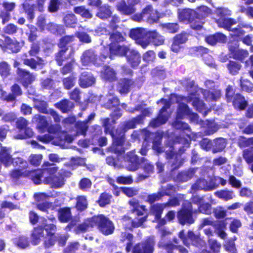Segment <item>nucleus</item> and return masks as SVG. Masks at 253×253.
<instances>
[{"mask_svg": "<svg viewBox=\"0 0 253 253\" xmlns=\"http://www.w3.org/2000/svg\"><path fill=\"white\" fill-rule=\"evenodd\" d=\"M44 239L43 230L42 227L35 228L31 236V242L34 245L38 244L40 241Z\"/></svg>", "mask_w": 253, "mask_h": 253, "instance_id": "20", "label": "nucleus"}, {"mask_svg": "<svg viewBox=\"0 0 253 253\" xmlns=\"http://www.w3.org/2000/svg\"><path fill=\"white\" fill-rule=\"evenodd\" d=\"M187 40V35L185 33L176 35L171 46V50L176 53L178 52L182 47L181 44L185 42Z\"/></svg>", "mask_w": 253, "mask_h": 253, "instance_id": "14", "label": "nucleus"}, {"mask_svg": "<svg viewBox=\"0 0 253 253\" xmlns=\"http://www.w3.org/2000/svg\"><path fill=\"white\" fill-rule=\"evenodd\" d=\"M210 12L209 8L205 6H202L198 8L197 11H196V15L195 17L200 18L201 17H204L207 16Z\"/></svg>", "mask_w": 253, "mask_h": 253, "instance_id": "56", "label": "nucleus"}, {"mask_svg": "<svg viewBox=\"0 0 253 253\" xmlns=\"http://www.w3.org/2000/svg\"><path fill=\"white\" fill-rule=\"evenodd\" d=\"M102 123L103 126L105 128V131L106 132L110 134L113 138V143L111 147L112 151H114L116 153H121V152H123V150H121L119 148L121 145H122L124 141L123 137H122L121 139V136L118 135L117 134H115L114 133L112 130V124H111L110 120L109 119H104L103 120Z\"/></svg>", "mask_w": 253, "mask_h": 253, "instance_id": "2", "label": "nucleus"}, {"mask_svg": "<svg viewBox=\"0 0 253 253\" xmlns=\"http://www.w3.org/2000/svg\"><path fill=\"white\" fill-rule=\"evenodd\" d=\"M216 23L219 27L231 30V26L236 24V21L231 18H219Z\"/></svg>", "mask_w": 253, "mask_h": 253, "instance_id": "29", "label": "nucleus"}, {"mask_svg": "<svg viewBox=\"0 0 253 253\" xmlns=\"http://www.w3.org/2000/svg\"><path fill=\"white\" fill-rule=\"evenodd\" d=\"M154 245L153 239H150L144 243L136 245L132 252L133 253H153Z\"/></svg>", "mask_w": 253, "mask_h": 253, "instance_id": "11", "label": "nucleus"}, {"mask_svg": "<svg viewBox=\"0 0 253 253\" xmlns=\"http://www.w3.org/2000/svg\"><path fill=\"white\" fill-rule=\"evenodd\" d=\"M71 218L70 210L69 208L61 209L59 212V219L63 222H68Z\"/></svg>", "mask_w": 253, "mask_h": 253, "instance_id": "37", "label": "nucleus"}, {"mask_svg": "<svg viewBox=\"0 0 253 253\" xmlns=\"http://www.w3.org/2000/svg\"><path fill=\"white\" fill-rule=\"evenodd\" d=\"M0 160L6 166H8L12 162L13 159L9 154V149L6 147L1 148L0 151Z\"/></svg>", "mask_w": 253, "mask_h": 253, "instance_id": "22", "label": "nucleus"}, {"mask_svg": "<svg viewBox=\"0 0 253 253\" xmlns=\"http://www.w3.org/2000/svg\"><path fill=\"white\" fill-rule=\"evenodd\" d=\"M240 86L242 90L244 91L249 92L253 91V84L249 80L241 78L240 80Z\"/></svg>", "mask_w": 253, "mask_h": 253, "instance_id": "44", "label": "nucleus"}, {"mask_svg": "<svg viewBox=\"0 0 253 253\" xmlns=\"http://www.w3.org/2000/svg\"><path fill=\"white\" fill-rule=\"evenodd\" d=\"M5 42L7 48L10 49L13 52H17L20 48V43L16 41L9 38H6Z\"/></svg>", "mask_w": 253, "mask_h": 253, "instance_id": "36", "label": "nucleus"}, {"mask_svg": "<svg viewBox=\"0 0 253 253\" xmlns=\"http://www.w3.org/2000/svg\"><path fill=\"white\" fill-rule=\"evenodd\" d=\"M215 187L213 185L208 183L205 179H199L192 186V188L196 190H212Z\"/></svg>", "mask_w": 253, "mask_h": 253, "instance_id": "26", "label": "nucleus"}, {"mask_svg": "<svg viewBox=\"0 0 253 253\" xmlns=\"http://www.w3.org/2000/svg\"><path fill=\"white\" fill-rule=\"evenodd\" d=\"M42 156L41 154H32L29 158L30 163L34 166H39L42 161Z\"/></svg>", "mask_w": 253, "mask_h": 253, "instance_id": "57", "label": "nucleus"}, {"mask_svg": "<svg viewBox=\"0 0 253 253\" xmlns=\"http://www.w3.org/2000/svg\"><path fill=\"white\" fill-rule=\"evenodd\" d=\"M130 50L131 49L126 46L118 45L114 46L112 44L110 49V56L111 57L113 54L121 56L126 54L127 55Z\"/></svg>", "mask_w": 253, "mask_h": 253, "instance_id": "21", "label": "nucleus"}, {"mask_svg": "<svg viewBox=\"0 0 253 253\" xmlns=\"http://www.w3.org/2000/svg\"><path fill=\"white\" fill-rule=\"evenodd\" d=\"M146 220L145 216L137 219V220H132L128 217H125L123 218L124 225L129 229H131L132 227H137L141 226L142 223Z\"/></svg>", "mask_w": 253, "mask_h": 253, "instance_id": "17", "label": "nucleus"}, {"mask_svg": "<svg viewBox=\"0 0 253 253\" xmlns=\"http://www.w3.org/2000/svg\"><path fill=\"white\" fill-rule=\"evenodd\" d=\"M13 164L15 166H19L21 168V169H15L13 170L11 173V176L14 178H19L20 176H30L33 180V176L31 173L32 171H22L23 169L27 168L28 164L26 161H24L22 159L18 158L14 160Z\"/></svg>", "mask_w": 253, "mask_h": 253, "instance_id": "5", "label": "nucleus"}, {"mask_svg": "<svg viewBox=\"0 0 253 253\" xmlns=\"http://www.w3.org/2000/svg\"><path fill=\"white\" fill-rule=\"evenodd\" d=\"M129 203L132 208L131 211L134 214H136L138 216L142 215L143 214V211L144 210L143 208L140 207L138 203L135 200L133 199L130 201Z\"/></svg>", "mask_w": 253, "mask_h": 253, "instance_id": "42", "label": "nucleus"}, {"mask_svg": "<svg viewBox=\"0 0 253 253\" xmlns=\"http://www.w3.org/2000/svg\"><path fill=\"white\" fill-rule=\"evenodd\" d=\"M144 16H146V19L150 23L156 22L159 20L160 14L156 10H154L152 6L148 5L143 10Z\"/></svg>", "mask_w": 253, "mask_h": 253, "instance_id": "13", "label": "nucleus"}, {"mask_svg": "<svg viewBox=\"0 0 253 253\" xmlns=\"http://www.w3.org/2000/svg\"><path fill=\"white\" fill-rule=\"evenodd\" d=\"M160 102L165 106L161 109L160 114L157 119L151 123V125L156 127L162 124H165L168 120L169 115L166 113V110L169 107V103L166 99H162Z\"/></svg>", "mask_w": 253, "mask_h": 253, "instance_id": "8", "label": "nucleus"}, {"mask_svg": "<svg viewBox=\"0 0 253 253\" xmlns=\"http://www.w3.org/2000/svg\"><path fill=\"white\" fill-rule=\"evenodd\" d=\"M96 55L92 50H89L84 52L82 57L81 61L84 65H88L89 63L95 61Z\"/></svg>", "mask_w": 253, "mask_h": 253, "instance_id": "28", "label": "nucleus"}, {"mask_svg": "<svg viewBox=\"0 0 253 253\" xmlns=\"http://www.w3.org/2000/svg\"><path fill=\"white\" fill-rule=\"evenodd\" d=\"M72 53L70 50L68 53H67V49H62L60 50L56 55V60L58 62L59 65L62 64V61L64 60V59H66L69 56H72Z\"/></svg>", "mask_w": 253, "mask_h": 253, "instance_id": "43", "label": "nucleus"}, {"mask_svg": "<svg viewBox=\"0 0 253 253\" xmlns=\"http://www.w3.org/2000/svg\"><path fill=\"white\" fill-rule=\"evenodd\" d=\"M133 83L131 80L124 79L121 80L118 84V89L121 93H126L129 91Z\"/></svg>", "mask_w": 253, "mask_h": 253, "instance_id": "27", "label": "nucleus"}, {"mask_svg": "<svg viewBox=\"0 0 253 253\" xmlns=\"http://www.w3.org/2000/svg\"><path fill=\"white\" fill-rule=\"evenodd\" d=\"M32 122L38 123L37 128L41 132L44 130L48 124L45 117L40 115H36L33 117Z\"/></svg>", "mask_w": 253, "mask_h": 253, "instance_id": "24", "label": "nucleus"}, {"mask_svg": "<svg viewBox=\"0 0 253 253\" xmlns=\"http://www.w3.org/2000/svg\"><path fill=\"white\" fill-rule=\"evenodd\" d=\"M46 28L54 34H62L64 32V29L63 27L60 25L49 24L46 26Z\"/></svg>", "mask_w": 253, "mask_h": 253, "instance_id": "47", "label": "nucleus"}, {"mask_svg": "<svg viewBox=\"0 0 253 253\" xmlns=\"http://www.w3.org/2000/svg\"><path fill=\"white\" fill-rule=\"evenodd\" d=\"M89 223L91 227L97 226L99 231L105 235L112 234L115 230L113 222L103 214L92 217Z\"/></svg>", "mask_w": 253, "mask_h": 253, "instance_id": "1", "label": "nucleus"}, {"mask_svg": "<svg viewBox=\"0 0 253 253\" xmlns=\"http://www.w3.org/2000/svg\"><path fill=\"white\" fill-rule=\"evenodd\" d=\"M56 106L63 112H67L73 108L74 104L68 100H64L56 104Z\"/></svg>", "mask_w": 253, "mask_h": 253, "instance_id": "34", "label": "nucleus"}, {"mask_svg": "<svg viewBox=\"0 0 253 253\" xmlns=\"http://www.w3.org/2000/svg\"><path fill=\"white\" fill-rule=\"evenodd\" d=\"M188 101L192 102L193 105L199 111H201L204 108V104L202 100L199 99L196 94H191L188 97Z\"/></svg>", "mask_w": 253, "mask_h": 253, "instance_id": "35", "label": "nucleus"}, {"mask_svg": "<svg viewBox=\"0 0 253 253\" xmlns=\"http://www.w3.org/2000/svg\"><path fill=\"white\" fill-rule=\"evenodd\" d=\"M42 226L46 232V237H45L44 245L46 247H49L55 243L53 235L54 234L56 227L53 224H47L46 220L43 223Z\"/></svg>", "mask_w": 253, "mask_h": 253, "instance_id": "9", "label": "nucleus"}, {"mask_svg": "<svg viewBox=\"0 0 253 253\" xmlns=\"http://www.w3.org/2000/svg\"><path fill=\"white\" fill-rule=\"evenodd\" d=\"M128 164L126 166L129 170L134 171L138 168L139 163L137 157L133 152L127 154Z\"/></svg>", "mask_w": 253, "mask_h": 253, "instance_id": "18", "label": "nucleus"}, {"mask_svg": "<svg viewBox=\"0 0 253 253\" xmlns=\"http://www.w3.org/2000/svg\"><path fill=\"white\" fill-rule=\"evenodd\" d=\"M213 143L215 147L213 149V153H216L223 150L226 146L225 140L222 138H219L214 140Z\"/></svg>", "mask_w": 253, "mask_h": 253, "instance_id": "48", "label": "nucleus"}, {"mask_svg": "<svg viewBox=\"0 0 253 253\" xmlns=\"http://www.w3.org/2000/svg\"><path fill=\"white\" fill-rule=\"evenodd\" d=\"M133 236L132 234L126 232H123L121 236V240L123 242H126V251L129 252L130 251L131 247L132 244Z\"/></svg>", "mask_w": 253, "mask_h": 253, "instance_id": "33", "label": "nucleus"}, {"mask_svg": "<svg viewBox=\"0 0 253 253\" xmlns=\"http://www.w3.org/2000/svg\"><path fill=\"white\" fill-rule=\"evenodd\" d=\"M9 74V67L8 64L2 62L0 63V74L2 76L6 77Z\"/></svg>", "mask_w": 253, "mask_h": 253, "instance_id": "64", "label": "nucleus"}, {"mask_svg": "<svg viewBox=\"0 0 253 253\" xmlns=\"http://www.w3.org/2000/svg\"><path fill=\"white\" fill-rule=\"evenodd\" d=\"M77 19L73 14L66 15L64 18V22L67 26L74 27L76 24Z\"/></svg>", "mask_w": 253, "mask_h": 253, "instance_id": "52", "label": "nucleus"}, {"mask_svg": "<svg viewBox=\"0 0 253 253\" xmlns=\"http://www.w3.org/2000/svg\"><path fill=\"white\" fill-rule=\"evenodd\" d=\"M76 35L82 42L88 43L91 42V38L85 32H78Z\"/></svg>", "mask_w": 253, "mask_h": 253, "instance_id": "61", "label": "nucleus"}, {"mask_svg": "<svg viewBox=\"0 0 253 253\" xmlns=\"http://www.w3.org/2000/svg\"><path fill=\"white\" fill-rule=\"evenodd\" d=\"M91 185V181L86 178H83L79 183V187L81 189L85 190L89 189Z\"/></svg>", "mask_w": 253, "mask_h": 253, "instance_id": "62", "label": "nucleus"}, {"mask_svg": "<svg viewBox=\"0 0 253 253\" xmlns=\"http://www.w3.org/2000/svg\"><path fill=\"white\" fill-rule=\"evenodd\" d=\"M111 196L106 193H103L100 195L98 203L100 206L104 207L109 204L110 202Z\"/></svg>", "mask_w": 253, "mask_h": 253, "instance_id": "55", "label": "nucleus"}, {"mask_svg": "<svg viewBox=\"0 0 253 253\" xmlns=\"http://www.w3.org/2000/svg\"><path fill=\"white\" fill-rule=\"evenodd\" d=\"M126 56L128 61L133 67L137 66L140 62V55L134 50L131 49Z\"/></svg>", "mask_w": 253, "mask_h": 253, "instance_id": "23", "label": "nucleus"}, {"mask_svg": "<svg viewBox=\"0 0 253 253\" xmlns=\"http://www.w3.org/2000/svg\"><path fill=\"white\" fill-rule=\"evenodd\" d=\"M87 203L84 196H80L77 198L76 207L78 210L83 211L87 208Z\"/></svg>", "mask_w": 253, "mask_h": 253, "instance_id": "49", "label": "nucleus"}, {"mask_svg": "<svg viewBox=\"0 0 253 253\" xmlns=\"http://www.w3.org/2000/svg\"><path fill=\"white\" fill-rule=\"evenodd\" d=\"M102 77L110 81H112L116 79V74L113 69L109 67H106L102 73Z\"/></svg>", "mask_w": 253, "mask_h": 253, "instance_id": "38", "label": "nucleus"}, {"mask_svg": "<svg viewBox=\"0 0 253 253\" xmlns=\"http://www.w3.org/2000/svg\"><path fill=\"white\" fill-rule=\"evenodd\" d=\"M50 167L47 169H44L43 170H37L33 171L31 173L32 174L33 176V181L36 184H39L41 183V178L46 173L49 174V175H53L58 169V168L56 167L49 165Z\"/></svg>", "mask_w": 253, "mask_h": 253, "instance_id": "10", "label": "nucleus"}, {"mask_svg": "<svg viewBox=\"0 0 253 253\" xmlns=\"http://www.w3.org/2000/svg\"><path fill=\"white\" fill-rule=\"evenodd\" d=\"M139 2V0H128V4L122 0L117 5V10L124 15H130L135 11L133 6Z\"/></svg>", "mask_w": 253, "mask_h": 253, "instance_id": "6", "label": "nucleus"}, {"mask_svg": "<svg viewBox=\"0 0 253 253\" xmlns=\"http://www.w3.org/2000/svg\"><path fill=\"white\" fill-rule=\"evenodd\" d=\"M215 232L221 238L224 239L227 236V234L224 231L226 228V224L222 221H218L214 225Z\"/></svg>", "mask_w": 253, "mask_h": 253, "instance_id": "31", "label": "nucleus"}, {"mask_svg": "<svg viewBox=\"0 0 253 253\" xmlns=\"http://www.w3.org/2000/svg\"><path fill=\"white\" fill-rule=\"evenodd\" d=\"M214 195L218 198L225 201L231 200L235 197L233 191L228 190L218 191L214 193Z\"/></svg>", "mask_w": 253, "mask_h": 253, "instance_id": "30", "label": "nucleus"}, {"mask_svg": "<svg viewBox=\"0 0 253 253\" xmlns=\"http://www.w3.org/2000/svg\"><path fill=\"white\" fill-rule=\"evenodd\" d=\"M95 83V79L90 74L83 73L81 76L80 80V85L86 88L92 85Z\"/></svg>", "mask_w": 253, "mask_h": 253, "instance_id": "19", "label": "nucleus"}, {"mask_svg": "<svg viewBox=\"0 0 253 253\" xmlns=\"http://www.w3.org/2000/svg\"><path fill=\"white\" fill-rule=\"evenodd\" d=\"M215 13L220 16V18H225L226 16L231 15V11L226 8H218L215 10Z\"/></svg>", "mask_w": 253, "mask_h": 253, "instance_id": "63", "label": "nucleus"}, {"mask_svg": "<svg viewBox=\"0 0 253 253\" xmlns=\"http://www.w3.org/2000/svg\"><path fill=\"white\" fill-rule=\"evenodd\" d=\"M243 157L248 164L253 162V149L248 148L243 152Z\"/></svg>", "mask_w": 253, "mask_h": 253, "instance_id": "53", "label": "nucleus"}, {"mask_svg": "<svg viewBox=\"0 0 253 253\" xmlns=\"http://www.w3.org/2000/svg\"><path fill=\"white\" fill-rule=\"evenodd\" d=\"M146 41H150L155 45H160L164 43L165 39L164 37L157 33L156 31L148 32L146 34Z\"/></svg>", "mask_w": 253, "mask_h": 253, "instance_id": "15", "label": "nucleus"}, {"mask_svg": "<svg viewBox=\"0 0 253 253\" xmlns=\"http://www.w3.org/2000/svg\"><path fill=\"white\" fill-rule=\"evenodd\" d=\"M111 13L109 7L105 5L100 8L99 12L97 13L96 16L101 19H106L110 16Z\"/></svg>", "mask_w": 253, "mask_h": 253, "instance_id": "41", "label": "nucleus"}, {"mask_svg": "<svg viewBox=\"0 0 253 253\" xmlns=\"http://www.w3.org/2000/svg\"><path fill=\"white\" fill-rule=\"evenodd\" d=\"M204 97L207 100H216L220 96V92L219 90H205L203 92Z\"/></svg>", "mask_w": 253, "mask_h": 253, "instance_id": "39", "label": "nucleus"}, {"mask_svg": "<svg viewBox=\"0 0 253 253\" xmlns=\"http://www.w3.org/2000/svg\"><path fill=\"white\" fill-rule=\"evenodd\" d=\"M178 18L180 21H190L196 15V11L191 9L178 10Z\"/></svg>", "mask_w": 253, "mask_h": 253, "instance_id": "16", "label": "nucleus"}, {"mask_svg": "<svg viewBox=\"0 0 253 253\" xmlns=\"http://www.w3.org/2000/svg\"><path fill=\"white\" fill-rule=\"evenodd\" d=\"M166 207V205H155L152 207V212L155 215L156 219L161 217L164 209Z\"/></svg>", "mask_w": 253, "mask_h": 253, "instance_id": "50", "label": "nucleus"}, {"mask_svg": "<svg viewBox=\"0 0 253 253\" xmlns=\"http://www.w3.org/2000/svg\"><path fill=\"white\" fill-rule=\"evenodd\" d=\"M189 207L187 209H183L178 214V218L181 224H191L194 222V219L191 216L192 208L191 204L188 203Z\"/></svg>", "mask_w": 253, "mask_h": 253, "instance_id": "12", "label": "nucleus"}, {"mask_svg": "<svg viewBox=\"0 0 253 253\" xmlns=\"http://www.w3.org/2000/svg\"><path fill=\"white\" fill-rule=\"evenodd\" d=\"M189 113L190 110L187 106L184 103L180 104L177 111L176 120L173 124V126L176 129H187L188 127V125L181 122L179 119H182L184 116L189 114Z\"/></svg>", "mask_w": 253, "mask_h": 253, "instance_id": "4", "label": "nucleus"}, {"mask_svg": "<svg viewBox=\"0 0 253 253\" xmlns=\"http://www.w3.org/2000/svg\"><path fill=\"white\" fill-rule=\"evenodd\" d=\"M228 70L232 74H237L241 68V66L234 61H230L227 65Z\"/></svg>", "mask_w": 253, "mask_h": 253, "instance_id": "58", "label": "nucleus"}, {"mask_svg": "<svg viewBox=\"0 0 253 253\" xmlns=\"http://www.w3.org/2000/svg\"><path fill=\"white\" fill-rule=\"evenodd\" d=\"M169 194V191H167L165 190H162L161 191L157 193L149 195L148 197V201L152 203L159 200L161 197L165 195Z\"/></svg>", "mask_w": 253, "mask_h": 253, "instance_id": "51", "label": "nucleus"}, {"mask_svg": "<svg viewBox=\"0 0 253 253\" xmlns=\"http://www.w3.org/2000/svg\"><path fill=\"white\" fill-rule=\"evenodd\" d=\"M74 12L77 14L81 15L82 17L84 18H90L92 17V14L83 6L75 7Z\"/></svg>", "mask_w": 253, "mask_h": 253, "instance_id": "46", "label": "nucleus"}, {"mask_svg": "<svg viewBox=\"0 0 253 253\" xmlns=\"http://www.w3.org/2000/svg\"><path fill=\"white\" fill-rule=\"evenodd\" d=\"M64 176V174L60 173L55 175H49L44 178L43 182L45 184L50 185L52 187L60 188L65 183Z\"/></svg>", "mask_w": 253, "mask_h": 253, "instance_id": "7", "label": "nucleus"}, {"mask_svg": "<svg viewBox=\"0 0 253 253\" xmlns=\"http://www.w3.org/2000/svg\"><path fill=\"white\" fill-rule=\"evenodd\" d=\"M147 32L144 29L137 28L131 30L129 36L143 48H146L150 44V41H146V34Z\"/></svg>", "mask_w": 253, "mask_h": 253, "instance_id": "3", "label": "nucleus"}, {"mask_svg": "<svg viewBox=\"0 0 253 253\" xmlns=\"http://www.w3.org/2000/svg\"><path fill=\"white\" fill-rule=\"evenodd\" d=\"M233 104L236 108L243 110L247 106V102L243 96L237 94L234 97Z\"/></svg>", "mask_w": 253, "mask_h": 253, "instance_id": "32", "label": "nucleus"}, {"mask_svg": "<svg viewBox=\"0 0 253 253\" xmlns=\"http://www.w3.org/2000/svg\"><path fill=\"white\" fill-rule=\"evenodd\" d=\"M230 50L234 53V57L240 60H244L246 57H248L249 55L247 50L239 49H232L231 47H230Z\"/></svg>", "mask_w": 253, "mask_h": 253, "instance_id": "40", "label": "nucleus"}, {"mask_svg": "<svg viewBox=\"0 0 253 253\" xmlns=\"http://www.w3.org/2000/svg\"><path fill=\"white\" fill-rule=\"evenodd\" d=\"M22 74L23 76L21 79V82L24 86H27L35 80V76L30 74L29 72L23 71Z\"/></svg>", "mask_w": 253, "mask_h": 253, "instance_id": "45", "label": "nucleus"}, {"mask_svg": "<svg viewBox=\"0 0 253 253\" xmlns=\"http://www.w3.org/2000/svg\"><path fill=\"white\" fill-rule=\"evenodd\" d=\"M110 39L111 41V42L110 44V47L112 44L114 46L118 45L116 42L123 41L124 38L119 33L116 32L110 36Z\"/></svg>", "mask_w": 253, "mask_h": 253, "instance_id": "59", "label": "nucleus"}, {"mask_svg": "<svg viewBox=\"0 0 253 253\" xmlns=\"http://www.w3.org/2000/svg\"><path fill=\"white\" fill-rule=\"evenodd\" d=\"M14 243L17 246L22 249L27 247L29 245L27 238L24 236H20L18 239H15Z\"/></svg>", "mask_w": 253, "mask_h": 253, "instance_id": "54", "label": "nucleus"}, {"mask_svg": "<svg viewBox=\"0 0 253 253\" xmlns=\"http://www.w3.org/2000/svg\"><path fill=\"white\" fill-rule=\"evenodd\" d=\"M136 124V119H133L127 122L124 123L122 125L121 129L120 130L117 129L116 131L115 134H117L118 135L121 136V138L124 137L125 131L129 129L133 128L135 127Z\"/></svg>", "mask_w": 253, "mask_h": 253, "instance_id": "25", "label": "nucleus"}, {"mask_svg": "<svg viewBox=\"0 0 253 253\" xmlns=\"http://www.w3.org/2000/svg\"><path fill=\"white\" fill-rule=\"evenodd\" d=\"M238 145L241 147H246L253 145V137L247 139L244 137H240L238 139Z\"/></svg>", "mask_w": 253, "mask_h": 253, "instance_id": "60", "label": "nucleus"}]
</instances>
